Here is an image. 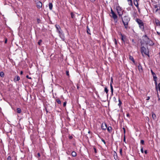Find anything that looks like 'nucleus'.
<instances>
[{
	"label": "nucleus",
	"mask_w": 160,
	"mask_h": 160,
	"mask_svg": "<svg viewBox=\"0 0 160 160\" xmlns=\"http://www.w3.org/2000/svg\"><path fill=\"white\" fill-rule=\"evenodd\" d=\"M142 38H145V41H147L148 40H149V38L146 35H144L143 36Z\"/></svg>",
	"instance_id": "nucleus-15"
},
{
	"label": "nucleus",
	"mask_w": 160,
	"mask_h": 160,
	"mask_svg": "<svg viewBox=\"0 0 160 160\" xmlns=\"http://www.w3.org/2000/svg\"><path fill=\"white\" fill-rule=\"evenodd\" d=\"M111 14H112L113 13H114L112 9H111Z\"/></svg>",
	"instance_id": "nucleus-46"
},
{
	"label": "nucleus",
	"mask_w": 160,
	"mask_h": 160,
	"mask_svg": "<svg viewBox=\"0 0 160 160\" xmlns=\"http://www.w3.org/2000/svg\"><path fill=\"white\" fill-rule=\"evenodd\" d=\"M129 4L130 5H131V6H132V1H129Z\"/></svg>",
	"instance_id": "nucleus-35"
},
{
	"label": "nucleus",
	"mask_w": 160,
	"mask_h": 160,
	"mask_svg": "<svg viewBox=\"0 0 160 160\" xmlns=\"http://www.w3.org/2000/svg\"><path fill=\"white\" fill-rule=\"evenodd\" d=\"M128 1V2H129V1H131L132 0H127Z\"/></svg>",
	"instance_id": "nucleus-63"
},
{
	"label": "nucleus",
	"mask_w": 160,
	"mask_h": 160,
	"mask_svg": "<svg viewBox=\"0 0 160 160\" xmlns=\"http://www.w3.org/2000/svg\"><path fill=\"white\" fill-rule=\"evenodd\" d=\"M116 10L119 17L122 16V12H121L122 8L119 6L116 7Z\"/></svg>",
	"instance_id": "nucleus-3"
},
{
	"label": "nucleus",
	"mask_w": 160,
	"mask_h": 160,
	"mask_svg": "<svg viewBox=\"0 0 160 160\" xmlns=\"http://www.w3.org/2000/svg\"><path fill=\"white\" fill-rule=\"evenodd\" d=\"M90 0L92 2H94L95 1V0Z\"/></svg>",
	"instance_id": "nucleus-54"
},
{
	"label": "nucleus",
	"mask_w": 160,
	"mask_h": 160,
	"mask_svg": "<svg viewBox=\"0 0 160 160\" xmlns=\"http://www.w3.org/2000/svg\"><path fill=\"white\" fill-rule=\"evenodd\" d=\"M151 72L152 76L154 75L155 76V75H156L155 73L153 72L152 70H151Z\"/></svg>",
	"instance_id": "nucleus-34"
},
{
	"label": "nucleus",
	"mask_w": 160,
	"mask_h": 160,
	"mask_svg": "<svg viewBox=\"0 0 160 160\" xmlns=\"http://www.w3.org/2000/svg\"><path fill=\"white\" fill-rule=\"evenodd\" d=\"M36 5L37 8H40L42 7V3L40 2H38L36 3Z\"/></svg>",
	"instance_id": "nucleus-8"
},
{
	"label": "nucleus",
	"mask_w": 160,
	"mask_h": 160,
	"mask_svg": "<svg viewBox=\"0 0 160 160\" xmlns=\"http://www.w3.org/2000/svg\"><path fill=\"white\" fill-rule=\"evenodd\" d=\"M0 76L2 78H3L4 76V73L3 72H0Z\"/></svg>",
	"instance_id": "nucleus-20"
},
{
	"label": "nucleus",
	"mask_w": 160,
	"mask_h": 160,
	"mask_svg": "<svg viewBox=\"0 0 160 160\" xmlns=\"http://www.w3.org/2000/svg\"><path fill=\"white\" fill-rule=\"evenodd\" d=\"M112 128L110 127L109 126V127H108L107 128V130L109 132H111L112 131Z\"/></svg>",
	"instance_id": "nucleus-16"
},
{
	"label": "nucleus",
	"mask_w": 160,
	"mask_h": 160,
	"mask_svg": "<svg viewBox=\"0 0 160 160\" xmlns=\"http://www.w3.org/2000/svg\"><path fill=\"white\" fill-rule=\"evenodd\" d=\"M72 138V136H70V137H69V138H70V139H71V138Z\"/></svg>",
	"instance_id": "nucleus-61"
},
{
	"label": "nucleus",
	"mask_w": 160,
	"mask_h": 160,
	"mask_svg": "<svg viewBox=\"0 0 160 160\" xmlns=\"http://www.w3.org/2000/svg\"><path fill=\"white\" fill-rule=\"evenodd\" d=\"M72 155L73 157H76L77 155L76 153L74 151L72 152Z\"/></svg>",
	"instance_id": "nucleus-18"
},
{
	"label": "nucleus",
	"mask_w": 160,
	"mask_h": 160,
	"mask_svg": "<svg viewBox=\"0 0 160 160\" xmlns=\"http://www.w3.org/2000/svg\"><path fill=\"white\" fill-rule=\"evenodd\" d=\"M49 8L50 10H52V3H49Z\"/></svg>",
	"instance_id": "nucleus-17"
},
{
	"label": "nucleus",
	"mask_w": 160,
	"mask_h": 160,
	"mask_svg": "<svg viewBox=\"0 0 160 160\" xmlns=\"http://www.w3.org/2000/svg\"><path fill=\"white\" fill-rule=\"evenodd\" d=\"M120 33V35L121 36V39L122 41H123L124 42H125L124 40V39L126 38V36L125 35H124L122 34L121 33Z\"/></svg>",
	"instance_id": "nucleus-10"
},
{
	"label": "nucleus",
	"mask_w": 160,
	"mask_h": 160,
	"mask_svg": "<svg viewBox=\"0 0 160 160\" xmlns=\"http://www.w3.org/2000/svg\"><path fill=\"white\" fill-rule=\"evenodd\" d=\"M138 9V12H139L140 11V9H139V7H138V8H137Z\"/></svg>",
	"instance_id": "nucleus-59"
},
{
	"label": "nucleus",
	"mask_w": 160,
	"mask_h": 160,
	"mask_svg": "<svg viewBox=\"0 0 160 160\" xmlns=\"http://www.w3.org/2000/svg\"><path fill=\"white\" fill-rule=\"evenodd\" d=\"M140 143L144 145V141L143 140H141L140 141Z\"/></svg>",
	"instance_id": "nucleus-32"
},
{
	"label": "nucleus",
	"mask_w": 160,
	"mask_h": 160,
	"mask_svg": "<svg viewBox=\"0 0 160 160\" xmlns=\"http://www.w3.org/2000/svg\"><path fill=\"white\" fill-rule=\"evenodd\" d=\"M157 96H158V98H159V94H158V92H157Z\"/></svg>",
	"instance_id": "nucleus-56"
},
{
	"label": "nucleus",
	"mask_w": 160,
	"mask_h": 160,
	"mask_svg": "<svg viewBox=\"0 0 160 160\" xmlns=\"http://www.w3.org/2000/svg\"><path fill=\"white\" fill-rule=\"evenodd\" d=\"M120 153L121 154V155H122V149L121 148H120Z\"/></svg>",
	"instance_id": "nucleus-36"
},
{
	"label": "nucleus",
	"mask_w": 160,
	"mask_h": 160,
	"mask_svg": "<svg viewBox=\"0 0 160 160\" xmlns=\"http://www.w3.org/2000/svg\"><path fill=\"white\" fill-rule=\"evenodd\" d=\"M139 0H134V4L136 7L137 8H138V1Z\"/></svg>",
	"instance_id": "nucleus-11"
},
{
	"label": "nucleus",
	"mask_w": 160,
	"mask_h": 160,
	"mask_svg": "<svg viewBox=\"0 0 160 160\" xmlns=\"http://www.w3.org/2000/svg\"><path fill=\"white\" fill-rule=\"evenodd\" d=\"M136 22L139 25L140 28L142 31H143L144 29V23L142 21L139 19L137 18L136 20Z\"/></svg>",
	"instance_id": "nucleus-2"
},
{
	"label": "nucleus",
	"mask_w": 160,
	"mask_h": 160,
	"mask_svg": "<svg viewBox=\"0 0 160 160\" xmlns=\"http://www.w3.org/2000/svg\"><path fill=\"white\" fill-rule=\"evenodd\" d=\"M111 83H112V78H111Z\"/></svg>",
	"instance_id": "nucleus-60"
},
{
	"label": "nucleus",
	"mask_w": 160,
	"mask_h": 160,
	"mask_svg": "<svg viewBox=\"0 0 160 160\" xmlns=\"http://www.w3.org/2000/svg\"><path fill=\"white\" fill-rule=\"evenodd\" d=\"M37 155H38V157H40V153H38Z\"/></svg>",
	"instance_id": "nucleus-51"
},
{
	"label": "nucleus",
	"mask_w": 160,
	"mask_h": 160,
	"mask_svg": "<svg viewBox=\"0 0 160 160\" xmlns=\"http://www.w3.org/2000/svg\"><path fill=\"white\" fill-rule=\"evenodd\" d=\"M157 87H158V89L159 92H160V83L158 84V85Z\"/></svg>",
	"instance_id": "nucleus-31"
},
{
	"label": "nucleus",
	"mask_w": 160,
	"mask_h": 160,
	"mask_svg": "<svg viewBox=\"0 0 160 160\" xmlns=\"http://www.w3.org/2000/svg\"><path fill=\"white\" fill-rule=\"evenodd\" d=\"M150 99V97H147V100H148Z\"/></svg>",
	"instance_id": "nucleus-53"
},
{
	"label": "nucleus",
	"mask_w": 160,
	"mask_h": 160,
	"mask_svg": "<svg viewBox=\"0 0 160 160\" xmlns=\"http://www.w3.org/2000/svg\"><path fill=\"white\" fill-rule=\"evenodd\" d=\"M71 18L73 19L75 18V15L72 12L71 13Z\"/></svg>",
	"instance_id": "nucleus-22"
},
{
	"label": "nucleus",
	"mask_w": 160,
	"mask_h": 160,
	"mask_svg": "<svg viewBox=\"0 0 160 160\" xmlns=\"http://www.w3.org/2000/svg\"><path fill=\"white\" fill-rule=\"evenodd\" d=\"M55 27L57 29V32H58L59 34H61L62 32L61 31L62 30L60 26L59 25H55Z\"/></svg>",
	"instance_id": "nucleus-5"
},
{
	"label": "nucleus",
	"mask_w": 160,
	"mask_h": 160,
	"mask_svg": "<svg viewBox=\"0 0 160 160\" xmlns=\"http://www.w3.org/2000/svg\"><path fill=\"white\" fill-rule=\"evenodd\" d=\"M107 128V124L106 123H102L101 125V128L103 130H106Z\"/></svg>",
	"instance_id": "nucleus-7"
},
{
	"label": "nucleus",
	"mask_w": 160,
	"mask_h": 160,
	"mask_svg": "<svg viewBox=\"0 0 160 160\" xmlns=\"http://www.w3.org/2000/svg\"><path fill=\"white\" fill-rule=\"evenodd\" d=\"M152 118L153 119H155L156 118V115L154 113L152 114Z\"/></svg>",
	"instance_id": "nucleus-28"
},
{
	"label": "nucleus",
	"mask_w": 160,
	"mask_h": 160,
	"mask_svg": "<svg viewBox=\"0 0 160 160\" xmlns=\"http://www.w3.org/2000/svg\"><path fill=\"white\" fill-rule=\"evenodd\" d=\"M66 103H67V102H64L63 103V107H65L66 106Z\"/></svg>",
	"instance_id": "nucleus-41"
},
{
	"label": "nucleus",
	"mask_w": 160,
	"mask_h": 160,
	"mask_svg": "<svg viewBox=\"0 0 160 160\" xmlns=\"http://www.w3.org/2000/svg\"><path fill=\"white\" fill-rule=\"evenodd\" d=\"M7 38H5V43H7Z\"/></svg>",
	"instance_id": "nucleus-50"
},
{
	"label": "nucleus",
	"mask_w": 160,
	"mask_h": 160,
	"mask_svg": "<svg viewBox=\"0 0 160 160\" xmlns=\"http://www.w3.org/2000/svg\"><path fill=\"white\" fill-rule=\"evenodd\" d=\"M113 156L114 157V158L115 160H116L118 159V155L117 153L116 152H114V153H113Z\"/></svg>",
	"instance_id": "nucleus-14"
},
{
	"label": "nucleus",
	"mask_w": 160,
	"mask_h": 160,
	"mask_svg": "<svg viewBox=\"0 0 160 160\" xmlns=\"http://www.w3.org/2000/svg\"><path fill=\"white\" fill-rule=\"evenodd\" d=\"M123 141L125 142L126 139H125V135H124V139H123Z\"/></svg>",
	"instance_id": "nucleus-47"
},
{
	"label": "nucleus",
	"mask_w": 160,
	"mask_h": 160,
	"mask_svg": "<svg viewBox=\"0 0 160 160\" xmlns=\"http://www.w3.org/2000/svg\"><path fill=\"white\" fill-rule=\"evenodd\" d=\"M127 116H129V114H127Z\"/></svg>",
	"instance_id": "nucleus-62"
},
{
	"label": "nucleus",
	"mask_w": 160,
	"mask_h": 160,
	"mask_svg": "<svg viewBox=\"0 0 160 160\" xmlns=\"http://www.w3.org/2000/svg\"><path fill=\"white\" fill-rule=\"evenodd\" d=\"M20 79L19 77L18 76H17L15 77L14 81L15 82H16L19 81Z\"/></svg>",
	"instance_id": "nucleus-13"
},
{
	"label": "nucleus",
	"mask_w": 160,
	"mask_h": 160,
	"mask_svg": "<svg viewBox=\"0 0 160 160\" xmlns=\"http://www.w3.org/2000/svg\"><path fill=\"white\" fill-rule=\"evenodd\" d=\"M146 43L147 44H148L149 46H152L154 45V43L152 42V41L149 39V40H148L146 41Z\"/></svg>",
	"instance_id": "nucleus-6"
},
{
	"label": "nucleus",
	"mask_w": 160,
	"mask_h": 160,
	"mask_svg": "<svg viewBox=\"0 0 160 160\" xmlns=\"http://www.w3.org/2000/svg\"><path fill=\"white\" fill-rule=\"evenodd\" d=\"M158 101H159V102H160V98H158Z\"/></svg>",
	"instance_id": "nucleus-58"
},
{
	"label": "nucleus",
	"mask_w": 160,
	"mask_h": 160,
	"mask_svg": "<svg viewBox=\"0 0 160 160\" xmlns=\"http://www.w3.org/2000/svg\"><path fill=\"white\" fill-rule=\"evenodd\" d=\"M104 91L106 92V93L107 94V96H108V90L107 88V87H105L104 88Z\"/></svg>",
	"instance_id": "nucleus-23"
},
{
	"label": "nucleus",
	"mask_w": 160,
	"mask_h": 160,
	"mask_svg": "<svg viewBox=\"0 0 160 160\" xmlns=\"http://www.w3.org/2000/svg\"><path fill=\"white\" fill-rule=\"evenodd\" d=\"M144 153L146 154H147L148 153V151L147 150H145L144 151Z\"/></svg>",
	"instance_id": "nucleus-49"
},
{
	"label": "nucleus",
	"mask_w": 160,
	"mask_h": 160,
	"mask_svg": "<svg viewBox=\"0 0 160 160\" xmlns=\"http://www.w3.org/2000/svg\"><path fill=\"white\" fill-rule=\"evenodd\" d=\"M17 112L18 113H20L21 112V109L20 108H17Z\"/></svg>",
	"instance_id": "nucleus-25"
},
{
	"label": "nucleus",
	"mask_w": 160,
	"mask_h": 160,
	"mask_svg": "<svg viewBox=\"0 0 160 160\" xmlns=\"http://www.w3.org/2000/svg\"><path fill=\"white\" fill-rule=\"evenodd\" d=\"M11 160V157L10 156H9L7 158V160Z\"/></svg>",
	"instance_id": "nucleus-43"
},
{
	"label": "nucleus",
	"mask_w": 160,
	"mask_h": 160,
	"mask_svg": "<svg viewBox=\"0 0 160 160\" xmlns=\"http://www.w3.org/2000/svg\"><path fill=\"white\" fill-rule=\"evenodd\" d=\"M87 32L89 34H91L90 33V30L89 28L88 27V26H87Z\"/></svg>",
	"instance_id": "nucleus-24"
},
{
	"label": "nucleus",
	"mask_w": 160,
	"mask_h": 160,
	"mask_svg": "<svg viewBox=\"0 0 160 160\" xmlns=\"http://www.w3.org/2000/svg\"><path fill=\"white\" fill-rule=\"evenodd\" d=\"M129 59L130 60H132L133 62H135V61L134 60V58H133V57L132 56H130Z\"/></svg>",
	"instance_id": "nucleus-21"
},
{
	"label": "nucleus",
	"mask_w": 160,
	"mask_h": 160,
	"mask_svg": "<svg viewBox=\"0 0 160 160\" xmlns=\"http://www.w3.org/2000/svg\"><path fill=\"white\" fill-rule=\"evenodd\" d=\"M110 88H111V92H112V95H113V87L112 85V84L111 83H110Z\"/></svg>",
	"instance_id": "nucleus-19"
},
{
	"label": "nucleus",
	"mask_w": 160,
	"mask_h": 160,
	"mask_svg": "<svg viewBox=\"0 0 160 160\" xmlns=\"http://www.w3.org/2000/svg\"><path fill=\"white\" fill-rule=\"evenodd\" d=\"M123 129V132H124V134H125V128H122Z\"/></svg>",
	"instance_id": "nucleus-45"
},
{
	"label": "nucleus",
	"mask_w": 160,
	"mask_h": 160,
	"mask_svg": "<svg viewBox=\"0 0 160 160\" xmlns=\"http://www.w3.org/2000/svg\"><path fill=\"white\" fill-rule=\"evenodd\" d=\"M132 42L133 43H132V44L133 45H135V44H136V42H135L134 41V39H132Z\"/></svg>",
	"instance_id": "nucleus-33"
},
{
	"label": "nucleus",
	"mask_w": 160,
	"mask_h": 160,
	"mask_svg": "<svg viewBox=\"0 0 160 160\" xmlns=\"http://www.w3.org/2000/svg\"><path fill=\"white\" fill-rule=\"evenodd\" d=\"M142 53H144L145 55H148V52L147 51L146 48L144 47H142L141 48Z\"/></svg>",
	"instance_id": "nucleus-4"
},
{
	"label": "nucleus",
	"mask_w": 160,
	"mask_h": 160,
	"mask_svg": "<svg viewBox=\"0 0 160 160\" xmlns=\"http://www.w3.org/2000/svg\"><path fill=\"white\" fill-rule=\"evenodd\" d=\"M93 149L94 150V152L95 153H97V151L96 148L95 147H94Z\"/></svg>",
	"instance_id": "nucleus-38"
},
{
	"label": "nucleus",
	"mask_w": 160,
	"mask_h": 160,
	"mask_svg": "<svg viewBox=\"0 0 160 160\" xmlns=\"http://www.w3.org/2000/svg\"><path fill=\"white\" fill-rule=\"evenodd\" d=\"M155 82V86H156V88L157 89V91H158V86H157V80H156V81H154Z\"/></svg>",
	"instance_id": "nucleus-27"
},
{
	"label": "nucleus",
	"mask_w": 160,
	"mask_h": 160,
	"mask_svg": "<svg viewBox=\"0 0 160 160\" xmlns=\"http://www.w3.org/2000/svg\"><path fill=\"white\" fill-rule=\"evenodd\" d=\"M26 78H28L29 79H31V77H29V76L28 75H27L26 76Z\"/></svg>",
	"instance_id": "nucleus-48"
},
{
	"label": "nucleus",
	"mask_w": 160,
	"mask_h": 160,
	"mask_svg": "<svg viewBox=\"0 0 160 160\" xmlns=\"http://www.w3.org/2000/svg\"><path fill=\"white\" fill-rule=\"evenodd\" d=\"M57 102L59 104H61V102L59 99H57L56 100Z\"/></svg>",
	"instance_id": "nucleus-26"
},
{
	"label": "nucleus",
	"mask_w": 160,
	"mask_h": 160,
	"mask_svg": "<svg viewBox=\"0 0 160 160\" xmlns=\"http://www.w3.org/2000/svg\"><path fill=\"white\" fill-rule=\"evenodd\" d=\"M23 73V72L22 71H21V72H20V74H22Z\"/></svg>",
	"instance_id": "nucleus-57"
},
{
	"label": "nucleus",
	"mask_w": 160,
	"mask_h": 160,
	"mask_svg": "<svg viewBox=\"0 0 160 160\" xmlns=\"http://www.w3.org/2000/svg\"><path fill=\"white\" fill-rule=\"evenodd\" d=\"M138 68L140 72H142V68L141 64H139L138 66Z\"/></svg>",
	"instance_id": "nucleus-9"
},
{
	"label": "nucleus",
	"mask_w": 160,
	"mask_h": 160,
	"mask_svg": "<svg viewBox=\"0 0 160 160\" xmlns=\"http://www.w3.org/2000/svg\"><path fill=\"white\" fill-rule=\"evenodd\" d=\"M120 33H121V32H119L118 33L119 35H120Z\"/></svg>",
	"instance_id": "nucleus-64"
},
{
	"label": "nucleus",
	"mask_w": 160,
	"mask_h": 160,
	"mask_svg": "<svg viewBox=\"0 0 160 160\" xmlns=\"http://www.w3.org/2000/svg\"><path fill=\"white\" fill-rule=\"evenodd\" d=\"M119 103L118 104V106H120V105L122 104V102L121 101V100H120V99H119Z\"/></svg>",
	"instance_id": "nucleus-37"
},
{
	"label": "nucleus",
	"mask_w": 160,
	"mask_h": 160,
	"mask_svg": "<svg viewBox=\"0 0 160 160\" xmlns=\"http://www.w3.org/2000/svg\"><path fill=\"white\" fill-rule=\"evenodd\" d=\"M141 152L142 153H143V148L142 147L141 148Z\"/></svg>",
	"instance_id": "nucleus-42"
},
{
	"label": "nucleus",
	"mask_w": 160,
	"mask_h": 160,
	"mask_svg": "<svg viewBox=\"0 0 160 160\" xmlns=\"http://www.w3.org/2000/svg\"><path fill=\"white\" fill-rule=\"evenodd\" d=\"M66 75L68 76H69V71H66Z\"/></svg>",
	"instance_id": "nucleus-40"
},
{
	"label": "nucleus",
	"mask_w": 160,
	"mask_h": 160,
	"mask_svg": "<svg viewBox=\"0 0 160 160\" xmlns=\"http://www.w3.org/2000/svg\"><path fill=\"white\" fill-rule=\"evenodd\" d=\"M157 32L158 35H160V32Z\"/></svg>",
	"instance_id": "nucleus-55"
},
{
	"label": "nucleus",
	"mask_w": 160,
	"mask_h": 160,
	"mask_svg": "<svg viewBox=\"0 0 160 160\" xmlns=\"http://www.w3.org/2000/svg\"><path fill=\"white\" fill-rule=\"evenodd\" d=\"M130 18L128 15H125L123 18L122 17V22L125 28L127 29L128 27V23L130 21Z\"/></svg>",
	"instance_id": "nucleus-1"
},
{
	"label": "nucleus",
	"mask_w": 160,
	"mask_h": 160,
	"mask_svg": "<svg viewBox=\"0 0 160 160\" xmlns=\"http://www.w3.org/2000/svg\"><path fill=\"white\" fill-rule=\"evenodd\" d=\"M153 79L154 81H156L157 79V77H156V75H155V76H153Z\"/></svg>",
	"instance_id": "nucleus-29"
},
{
	"label": "nucleus",
	"mask_w": 160,
	"mask_h": 160,
	"mask_svg": "<svg viewBox=\"0 0 160 160\" xmlns=\"http://www.w3.org/2000/svg\"><path fill=\"white\" fill-rule=\"evenodd\" d=\"M40 21V20L39 19H37V21H38V23H39V22Z\"/></svg>",
	"instance_id": "nucleus-52"
},
{
	"label": "nucleus",
	"mask_w": 160,
	"mask_h": 160,
	"mask_svg": "<svg viewBox=\"0 0 160 160\" xmlns=\"http://www.w3.org/2000/svg\"><path fill=\"white\" fill-rule=\"evenodd\" d=\"M112 17L114 20H115L116 19H117L118 17L115 13L112 14Z\"/></svg>",
	"instance_id": "nucleus-12"
},
{
	"label": "nucleus",
	"mask_w": 160,
	"mask_h": 160,
	"mask_svg": "<svg viewBox=\"0 0 160 160\" xmlns=\"http://www.w3.org/2000/svg\"><path fill=\"white\" fill-rule=\"evenodd\" d=\"M42 42V41L41 39H40L39 40V41H38V45H41V42Z\"/></svg>",
	"instance_id": "nucleus-30"
},
{
	"label": "nucleus",
	"mask_w": 160,
	"mask_h": 160,
	"mask_svg": "<svg viewBox=\"0 0 160 160\" xmlns=\"http://www.w3.org/2000/svg\"><path fill=\"white\" fill-rule=\"evenodd\" d=\"M101 140L104 143V144L105 145L106 144V142L105 141V140L103 138H101Z\"/></svg>",
	"instance_id": "nucleus-39"
},
{
	"label": "nucleus",
	"mask_w": 160,
	"mask_h": 160,
	"mask_svg": "<svg viewBox=\"0 0 160 160\" xmlns=\"http://www.w3.org/2000/svg\"><path fill=\"white\" fill-rule=\"evenodd\" d=\"M114 42H115V44H116H116H117V40H116V39H114Z\"/></svg>",
	"instance_id": "nucleus-44"
}]
</instances>
